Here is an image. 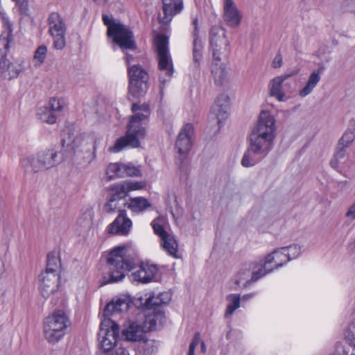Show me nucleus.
<instances>
[{"label":"nucleus","mask_w":355,"mask_h":355,"mask_svg":"<svg viewBox=\"0 0 355 355\" xmlns=\"http://www.w3.org/2000/svg\"><path fill=\"white\" fill-rule=\"evenodd\" d=\"M275 131L274 117L269 112L262 111L248 136V146L241 159L243 167L256 165L270 153L274 148Z\"/></svg>","instance_id":"obj_1"},{"label":"nucleus","mask_w":355,"mask_h":355,"mask_svg":"<svg viewBox=\"0 0 355 355\" xmlns=\"http://www.w3.org/2000/svg\"><path fill=\"white\" fill-rule=\"evenodd\" d=\"M16 4L19 6V12L21 15L27 16L28 15V2L27 0H19L18 2H15Z\"/></svg>","instance_id":"obj_45"},{"label":"nucleus","mask_w":355,"mask_h":355,"mask_svg":"<svg viewBox=\"0 0 355 355\" xmlns=\"http://www.w3.org/2000/svg\"><path fill=\"white\" fill-rule=\"evenodd\" d=\"M301 254V247L297 244H293L289 246L282 247L274 250V254L279 259V257H283L281 259V262L276 265L275 268H279L283 266L288 261L298 257Z\"/></svg>","instance_id":"obj_23"},{"label":"nucleus","mask_w":355,"mask_h":355,"mask_svg":"<svg viewBox=\"0 0 355 355\" xmlns=\"http://www.w3.org/2000/svg\"><path fill=\"white\" fill-rule=\"evenodd\" d=\"M223 19L226 24L232 28L237 27L241 21L242 15L233 0H223Z\"/></svg>","instance_id":"obj_21"},{"label":"nucleus","mask_w":355,"mask_h":355,"mask_svg":"<svg viewBox=\"0 0 355 355\" xmlns=\"http://www.w3.org/2000/svg\"><path fill=\"white\" fill-rule=\"evenodd\" d=\"M227 300L230 302L225 310V315L227 317L231 315L240 306V295L230 294L227 297Z\"/></svg>","instance_id":"obj_34"},{"label":"nucleus","mask_w":355,"mask_h":355,"mask_svg":"<svg viewBox=\"0 0 355 355\" xmlns=\"http://www.w3.org/2000/svg\"><path fill=\"white\" fill-rule=\"evenodd\" d=\"M47 53V47L45 45H40L37 47L35 52L34 59L40 64H42L46 58Z\"/></svg>","instance_id":"obj_42"},{"label":"nucleus","mask_w":355,"mask_h":355,"mask_svg":"<svg viewBox=\"0 0 355 355\" xmlns=\"http://www.w3.org/2000/svg\"><path fill=\"white\" fill-rule=\"evenodd\" d=\"M193 134V126L191 123H187L180 130L177 138L175 146L178 149L180 155L186 157L191 150Z\"/></svg>","instance_id":"obj_19"},{"label":"nucleus","mask_w":355,"mask_h":355,"mask_svg":"<svg viewBox=\"0 0 355 355\" xmlns=\"http://www.w3.org/2000/svg\"><path fill=\"white\" fill-rule=\"evenodd\" d=\"M11 40V31H8L5 36H0V69L8 71L10 79L17 78L23 69L20 62H12L7 58Z\"/></svg>","instance_id":"obj_13"},{"label":"nucleus","mask_w":355,"mask_h":355,"mask_svg":"<svg viewBox=\"0 0 355 355\" xmlns=\"http://www.w3.org/2000/svg\"><path fill=\"white\" fill-rule=\"evenodd\" d=\"M347 148L338 144L333 158L330 161L331 166L335 170H338V164L345 158Z\"/></svg>","instance_id":"obj_33"},{"label":"nucleus","mask_w":355,"mask_h":355,"mask_svg":"<svg viewBox=\"0 0 355 355\" xmlns=\"http://www.w3.org/2000/svg\"><path fill=\"white\" fill-rule=\"evenodd\" d=\"M200 334L196 333L195 334L194 338L192 340L191 343L189 345V352L187 355H195V349L198 345V338L199 337Z\"/></svg>","instance_id":"obj_47"},{"label":"nucleus","mask_w":355,"mask_h":355,"mask_svg":"<svg viewBox=\"0 0 355 355\" xmlns=\"http://www.w3.org/2000/svg\"><path fill=\"white\" fill-rule=\"evenodd\" d=\"M349 336H352L351 343H355V320L349 325Z\"/></svg>","instance_id":"obj_50"},{"label":"nucleus","mask_w":355,"mask_h":355,"mask_svg":"<svg viewBox=\"0 0 355 355\" xmlns=\"http://www.w3.org/2000/svg\"><path fill=\"white\" fill-rule=\"evenodd\" d=\"M60 275L59 272H42L40 275V293L44 298L53 294L59 287Z\"/></svg>","instance_id":"obj_18"},{"label":"nucleus","mask_w":355,"mask_h":355,"mask_svg":"<svg viewBox=\"0 0 355 355\" xmlns=\"http://www.w3.org/2000/svg\"><path fill=\"white\" fill-rule=\"evenodd\" d=\"M123 164L111 163L107 168V175L109 180H113L116 178H123Z\"/></svg>","instance_id":"obj_35"},{"label":"nucleus","mask_w":355,"mask_h":355,"mask_svg":"<svg viewBox=\"0 0 355 355\" xmlns=\"http://www.w3.org/2000/svg\"><path fill=\"white\" fill-rule=\"evenodd\" d=\"M354 346L351 355H355V343H351Z\"/></svg>","instance_id":"obj_55"},{"label":"nucleus","mask_w":355,"mask_h":355,"mask_svg":"<svg viewBox=\"0 0 355 355\" xmlns=\"http://www.w3.org/2000/svg\"><path fill=\"white\" fill-rule=\"evenodd\" d=\"M109 0H93L98 6H105L108 3Z\"/></svg>","instance_id":"obj_53"},{"label":"nucleus","mask_w":355,"mask_h":355,"mask_svg":"<svg viewBox=\"0 0 355 355\" xmlns=\"http://www.w3.org/2000/svg\"><path fill=\"white\" fill-rule=\"evenodd\" d=\"M62 102L60 99H57L55 98H51L49 101V104L48 107L56 114V112H61L62 110Z\"/></svg>","instance_id":"obj_43"},{"label":"nucleus","mask_w":355,"mask_h":355,"mask_svg":"<svg viewBox=\"0 0 355 355\" xmlns=\"http://www.w3.org/2000/svg\"><path fill=\"white\" fill-rule=\"evenodd\" d=\"M37 116L42 122L53 124L56 122V114L46 106L40 107L37 110Z\"/></svg>","instance_id":"obj_30"},{"label":"nucleus","mask_w":355,"mask_h":355,"mask_svg":"<svg viewBox=\"0 0 355 355\" xmlns=\"http://www.w3.org/2000/svg\"><path fill=\"white\" fill-rule=\"evenodd\" d=\"M133 59H134V57L132 55L128 54V53L125 54V62L128 65V67L130 66V64L133 60Z\"/></svg>","instance_id":"obj_52"},{"label":"nucleus","mask_w":355,"mask_h":355,"mask_svg":"<svg viewBox=\"0 0 355 355\" xmlns=\"http://www.w3.org/2000/svg\"><path fill=\"white\" fill-rule=\"evenodd\" d=\"M49 32L53 38V46L56 49H62L65 45L66 26L64 21L58 12H51L48 18Z\"/></svg>","instance_id":"obj_14"},{"label":"nucleus","mask_w":355,"mask_h":355,"mask_svg":"<svg viewBox=\"0 0 355 355\" xmlns=\"http://www.w3.org/2000/svg\"><path fill=\"white\" fill-rule=\"evenodd\" d=\"M162 241V246L168 254L174 257H177L178 243L174 237L168 234Z\"/></svg>","instance_id":"obj_32"},{"label":"nucleus","mask_w":355,"mask_h":355,"mask_svg":"<svg viewBox=\"0 0 355 355\" xmlns=\"http://www.w3.org/2000/svg\"><path fill=\"white\" fill-rule=\"evenodd\" d=\"M152 226H153V230H154V232L155 233V234L158 235L161 238L162 240L163 239L166 238L168 235V234L167 233V232L165 230V229L164 228V227L162 225L158 224V223H155V222L153 221Z\"/></svg>","instance_id":"obj_44"},{"label":"nucleus","mask_w":355,"mask_h":355,"mask_svg":"<svg viewBox=\"0 0 355 355\" xmlns=\"http://www.w3.org/2000/svg\"><path fill=\"white\" fill-rule=\"evenodd\" d=\"M324 69V65L320 64L318 69L311 73L306 85L300 91V96L301 97H305L311 93L320 80V74L323 72Z\"/></svg>","instance_id":"obj_27"},{"label":"nucleus","mask_w":355,"mask_h":355,"mask_svg":"<svg viewBox=\"0 0 355 355\" xmlns=\"http://www.w3.org/2000/svg\"><path fill=\"white\" fill-rule=\"evenodd\" d=\"M128 94L135 98L144 96L149 87L148 72L139 64L128 67Z\"/></svg>","instance_id":"obj_10"},{"label":"nucleus","mask_w":355,"mask_h":355,"mask_svg":"<svg viewBox=\"0 0 355 355\" xmlns=\"http://www.w3.org/2000/svg\"><path fill=\"white\" fill-rule=\"evenodd\" d=\"M62 161L54 148L40 151L36 155H33L21 160V164L26 173H37L57 166Z\"/></svg>","instance_id":"obj_8"},{"label":"nucleus","mask_w":355,"mask_h":355,"mask_svg":"<svg viewBox=\"0 0 355 355\" xmlns=\"http://www.w3.org/2000/svg\"><path fill=\"white\" fill-rule=\"evenodd\" d=\"M297 74V72L284 74L274 78L270 83V94L275 96L279 101H283L284 94L282 92V84L289 77Z\"/></svg>","instance_id":"obj_25"},{"label":"nucleus","mask_w":355,"mask_h":355,"mask_svg":"<svg viewBox=\"0 0 355 355\" xmlns=\"http://www.w3.org/2000/svg\"><path fill=\"white\" fill-rule=\"evenodd\" d=\"M209 50L212 58L221 61L223 53H230V42L227 39L225 30L218 26H214L209 30Z\"/></svg>","instance_id":"obj_12"},{"label":"nucleus","mask_w":355,"mask_h":355,"mask_svg":"<svg viewBox=\"0 0 355 355\" xmlns=\"http://www.w3.org/2000/svg\"><path fill=\"white\" fill-rule=\"evenodd\" d=\"M354 139L355 128H347L342 137L339 139L338 144L348 148Z\"/></svg>","instance_id":"obj_38"},{"label":"nucleus","mask_w":355,"mask_h":355,"mask_svg":"<svg viewBox=\"0 0 355 355\" xmlns=\"http://www.w3.org/2000/svg\"><path fill=\"white\" fill-rule=\"evenodd\" d=\"M171 294L167 292L160 293L157 295L152 294L150 295L147 298L144 299V302L143 299L141 297L139 299V306L146 311L153 310L151 313H148V314H155L158 311H162L164 313V311L160 309V307L168 304L171 301ZM164 318L165 316L164 315Z\"/></svg>","instance_id":"obj_17"},{"label":"nucleus","mask_w":355,"mask_h":355,"mask_svg":"<svg viewBox=\"0 0 355 355\" xmlns=\"http://www.w3.org/2000/svg\"><path fill=\"white\" fill-rule=\"evenodd\" d=\"M355 128V119H352L349 121V128Z\"/></svg>","instance_id":"obj_54"},{"label":"nucleus","mask_w":355,"mask_h":355,"mask_svg":"<svg viewBox=\"0 0 355 355\" xmlns=\"http://www.w3.org/2000/svg\"><path fill=\"white\" fill-rule=\"evenodd\" d=\"M220 62L213 58L211 67V74L215 83L218 85H221L224 83L227 73L224 64Z\"/></svg>","instance_id":"obj_29"},{"label":"nucleus","mask_w":355,"mask_h":355,"mask_svg":"<svg viewBox=\"0 0 355 355\" xmlns=\"http://www.w3.org/2000/svg\"><path fill=\"white\" fill-rule=\"evenodd\" d=\"M281 259H284V257L279 256V259H277V256L274 254V251L271 254H268V256L266 257L263 265H262L257 272L252 273V276L250 282H256L261 277L265 276L266 274L272 272L274 268H269L268 265L275 262L276 266L278 263L281 262ZM248 282H249V281Z\"/></svg>","instance_id":"obj_26"},{"label":"nucleus","mask_w":355,"mask_h":355,"mask_svg":"<svg viewBox=\"0 0 355 355\" xmlns=\"http://www.w3.org/2000/svg\"><path fill=\"white\" fill-rule=\"evenodd\" d=\"M251 268V265H250L248 268H243L239 272L238 279L235 282L237 286H241V284L243 280H245V282L243 284V286L245 287L249 285L251 282H253L252 281L247 282L251 279L252 273L255 272L253 271L250 274Z\"/></svg>","instance_id":"obj_36"},{"label":"nucleus","mask_w":355,"mask_h":355,"mask_svg":"<svg viewBox=\"0 0 355 355\" xmlns=\"http://www.w3.org/2000/svg\"><path fill=\"white\" fill-rule=\"evenodd\" d=\"M103 21L105 25L107 26V35L110 33L111 28L114 27L115 25H118L119 23H116L112 18H110L107 15H103L102 16Z\"/></svg>","instance_id":"obj_46"},{"label":"nucleus","mask_w":355,"mask_h":355,"mask_svg":"<svg viewBox=\"0 0 355 355\" xmlns=\"http://www.w3.org/2000/svg\"><path fill=\"white\" fill-rule=\"evenodd\" d=\"M114 355H129L128 352L123 347L116 349Z\"/></svg>","instance_id":"obj_51"},{"label":"nucleus","mask_w":355,"mask_h":355,"mask_svg":"<svg viewBox=\"0 0 355 355\" xmlns=\"http://www.w3.org/2000/svg\"><path fill=\"white\" fill-rule=\"evenodd\" d=\"M282 56L280 52H278L276 56L275 57L272 65L273 68H279L282 65Z\"/></svg>","instance_id":"obj_48"},{"label":"nucleus","mask_w":355,"mask_h":355,"mask_svg":"<svg viewBox=\"0 0 355 355\" xmlns=\"http://www.w3.org/2000/svg\"><path fill=\"white\" fill-rule=\"evenodd\" d=\"M139 320L130 322L129 325L123 330L122 335L128 341H139L144 338L147 332L155 330L157 323L164 320V313L158 311L155 314H142Z\"/></svg>","instance_id":"obj_5"},{"label":"nucleus","mask_w":355,"mask_h":355,"mask_svg":"<svg viewBox=\"0 0 355 355\" xmlns=\"http://www.w3.org/2000/svg\"><path fill=\"white\" fill-rule=\"evenodd\" d=\"M70 324L69 318L64 311H53L44 320L45 338L50 343H58L67 334Z\"/></svg>","instance_id":"obj_6"},{"label":"nucleus","mask_w":355,"mask_h":355,"mask_svg":"<svg viewBox=\"0 0 355 355\" xmlns=\"http://www.w3.org/2000/svg\"><path fill=\"white\" fill-rule=\"evenodd\" d=\"M155 46L158 58V69L160 71L159 80L162 85L169 81L174 72L173 63L168 51V37L164 35H157Z\"/></svg>","instance_id":"obj_9"},{"label":"nucleus","mask_w":355,"mask_h":355,"mask_svg":"<svg viewBox=\"0 0 355 355\" xmlns=\"http://www.w3.org/2000/svg\"><path fill=\"white\" fill-rule=\"evenodd\" d=\"M107 35L112 37L114 43L119 45L122 50L137 49L132 31L122 24L111 28L110 33Z\"/></svg>","instance_id":"obj_15"},{"label":"nucleus","mask_w":355,"mask_h":355,"mask_svg":"<svg viewBox=\"0 0 355 355\" xmlns=\"http://www.w3.org/2000/svg\"><path fill=\"white\" fill-rule=\"evenodd\" d=\"M144 355H153L157 352L158 347L154 340H147L142 347Z\"/></svg>","instance_id":"obj_41"},{"label":"nucleus","mask_w":355,"mask_h":355,"mask_svg":"<svg viewBox=\"0 0 355 355\" xmlns=\"http://www.w3.org/2000/svg\"><path fill=\"white\" fill-rule=\"evenodd\" d=\"M330 355H348L345 347L341 345L337 346L336 351Z\"/></svg>","instance_id":"obj_49"},{"label":"nucleus","mask_w":355,"mask_h":355,"mask_svg":"<svg viewBox=\"0 0 355 355\" xmlns=\"http://www.w3.org/2000/svg\"><path fill=\"white\" fill-rule=\"evenodd\" d=\"M191 23L193 26V31L192 33L193 35V67L199 71L200 68V62L202 59V51L203 49V45L201 40L199 36V28H198V19L196 15L191 16Z\"/></svg>","instance_id":"obj_20"},{"label":"nucleus","mask_w":355,"mask_h":355,"mask_svg":"<svg viewBox=\"0 0 355 355\" xmlns=\"http://www.w3.org/2000/svg\"><path fill=\"white\" fill-rule=\"evenodd\" d=\"M119 332V326L114 321L110 318H105L101 322L98 339L103 352L108 353L114 349L116 345Z\"/></svg>","instance_id":"obj_11"},{"label":"nucleus","mask_w":355,"mask_h":355,"mask_svg":"<svg viewBox=\"0 0 355 355\" xmlns=\"http://www.w3.org/2000/svg\"><path fill=\"white\" fill-rule=\"evenodd\" d=\"M123 178L125 176L140 177L141 175L139 168L133 166L132 164H123Z\"/></svg>","instance_id":"obj_39"},{"label":"nucleus","mask_w":355,"mask_h":355,"mask_svg":"<svg viewBox=\"0 0 355 355\" xmlns=\"http://www.w3.org/2000/svg\"><path fill=\"white\" fill-rule=\"evenodd\" d=\"M12 1H15V2H18L19 1V0H12Z\"/></svg>","instance_id":"obj_56"},{"label":"nucleus","mask_w":355,"mask_h":355,"mask_svg":"<svg viewBox=\"0 0 355 355\" xmlns=\"http://www.w3.org/2000/svg\"><path fill=\"white\" fill-rule=\"evenodd\" d=\"M140 263L146 271V275L151 278V282H157L159 269L157 265L146 262H140L135 254L124 246L114 248L108 254L107 265L108 267V277H103L101 286L116 283L125 277V273L135 268Z\"/></svg>","instance_id":"obj_2"},{"label":"nucleus","mask_w":355,"mask_h":355,"mask_svg":"<svg viewBox=\"0 0 355 355\" xmlns=\"http://www.w3.org/2000/svg\"><path fill=\"white\" fill-rule=\"evenodd\" d=\"M139 269L135 272H132V280L133 282H138L142 284H148L151 282V278H148L146 275V271L142 268L140 263L138 264Z\"/></svg>","instance_id":"obj_37"},{"label":"nucleus","mask_w":355,"mask_h":355,"mask_svg":"<svg viewBox=\"0 0 355 355\" xmlns=\"http://www.w3.org/2000/svg\"><path fill=\"white\" fill-rule=\"evenodd\" d=\"M123 207H127L133 213H141L151 207L150 202L144 197L130 198L128 202H123Z\"/></svg>","instance_id":"obj_28"},{"label":"nucleus","mask_w":355,"mask_h":355,"mask_svg":"<svg viewBox=\"0 0 355 355\" xmlns=\"http://www.w3.org/2000/svg\"><path fill=\"white\" fill-rule=\"evenodd\" d=\"M127 190V195L130 191L139 190L146 187L145 182L126 181L124 184Z\"/></svg>","instance_id":"obj_40"},{"label":"nucleus","mask_w":355,"mask_h":355,"mask_svg":"<svg viewBox=\"0 0 355 355\" xmlns=\"http://www.w3.org/2000/svg\"><path fill=\"white\" fill-rule=\"evenodd\" d=\"M112 193L104 205V209L107 214L118 211L119 214L114 220L106 229L108 234L126 236L132 227V220L127 217L126 211L119 205V202L127 196V190L124 184L114 185L111 188Z\"/></svg>","instance_id":"obj_4"},{"label":"nucleus","mask_w":355,"mask_h":355,"mask_svg":"<svg viewBox=\"0 0 355 355\" xmlns=\"http://www.w3.org/2000/svg\"><path fill=\"white\" fill-rule=\"evenodd\" d=\"M132 303L131 300L128 297L119 298L116 301L110 302L105 306L104 314L109 315L113 313L126 312L129 310Z\"/></svg>","instance_id":"obj_24"},{"label":"nucleus","mask_w":355,"mask_h":355,"mask_svg":"<svg viewBox=\"0 0 355 355\" xmlns=\"http://www.w3.org/2000/svg\"><path fill=\"white\" fill-rule=\"evenodd\" d=\"M60 266V260L56 257L54 252H51L47 254L46 268L44 272H59Z\"/></svg>","instance_id":"obj_31"},{"label":"nucleus","mask_w":355,"mask_h":355,"mask_svg":"<svg viewBox=\"0 0 355 355\" xmlns=\"http://www.w3.org/2000/svg\"><path fill=\"white\" fill-rule=\"evenodd\" d=\"M229 98L225 94L219 95L211 106L209 117L218 124V129L223 125V121L228 116Z\"/></svg>","instance_id":"obj_16"},{"label":"nucleus","mask_w":355,"mask_h":355,"mask_svg":"<svg viewBox=\"0 0 355 355\" xmlns=\"http://www.w3.org/2000/svg\"><path fill=\"white\" fill-rule=\"evenodd\" d=\"M131 110L133 115L130 117L125 135L117 139L114 145L110 148V150L114 153L120 152L126 147H139L140 139L146 135V128L143 125L150 115L149 105L133 103Z\"/></svg>","instance_id":"obj_3"},{"label":"nucleus","mask_w":355,"mask_h":355,"mask_svg":"<svg viewBox=\"0 0 355 355\" xmlns=\"http://www.w3.org/2000/svg\"><path fill=\"white\" fill-rule=\"evenodd\" d=\"M67 135V137L63 136L61 140L63 148H70L74 152L76 149L80 148V150L86 154L85 158L87 159L89 162L96 159V146L101 139L100 137L95 133L76 137L70 132Z\"/></svg>","instance_id":"obj_7"},{"label":"nucleus","mask_w":355,"mask_h":355,"mask_svg":"<svg viewBox=\"0 0 355 355\" xmlns=\"http://www.w3.org/2000/svg\"><path fill=\"white\" fill-rule=\"evenodd\" d=\"M164 16L159 17L162 24H168L174 15L180 13L183 9L182 0H162Z\"/></svg>","instance_id":"obj_22"}]
</instances>
